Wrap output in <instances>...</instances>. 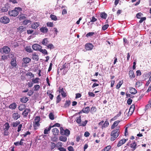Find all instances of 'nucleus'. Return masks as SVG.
<instances>
[{
    "instance_id": "f257e3e1",
    "label": "nucleus",
    "mask_w": 151,
    "mask_h": 151,
    "mask_svg": "<svg viewBox=\"0 0 151 151\" xmlns=\"http://www.w3.org/2000/svg\"><path fill=\"white\" fill-rule=\"evenodd\" d=\"M120 131L119 129H114L111 131V137L110 140L113 141H114L119 135Z\"/></svg>"
},
{
    "instance_id": "c756f323",
    "label": "nucleus",
    "mask_w": 151,
    "mask_h": 151,
    "mask_svg": "<svg viewBox=\"0 0 151 151\" xmlns=\"http://www.w3.org/2000/svg\"><path fill=\"white\" fill-rule=\"evenodd\" d=\"M11 64L13 66L15 67L16 66L17 64L16 59L12 58L11 62Z\"/></svg>"
},
{
    "instance_id": "052dcab7",
    "label": "nucleus",
    "mask_w": 151,
    "mask_h": 151,
    "mask_svg": "<svg viewBox=\"0 0 151 151\" xmlns=\"http://www.w3.org/2000/svg\"><path fill=\"white\" fill-rule=\"evenodd\" d=\"M8 58V56L5 55H2L1 59L4 61L5 60Z\"/></svg>"
},
{
    "instance_id": "a211bd4d",
    "label": "nucleus",
    "mask_w": 151,
    "mask_h": 151,
    "mask_svg": "<svg viewBox=\"0 0 151 151\" xmlns=\"http://www.w3.org/2000/svg\"><path fill=\"white\" fill-rule=\"evenodd\" d=\"M120 122V121L119 120H117L115 121L111 126V129H114L118 125Z\"/></svg>"
},
{
    "instance_id": "9d476101",
    "label": "nucleus",
    "mask_w": 151,
    "mask_h": 151,
    "mask_svg": "<svg viewBox=\"0 0 151 151\" xmlns=\"http://www.w3.org/2000/svg\"><path fill=\"white\" fill-rule=\"evenodd\" d=\"M2 49L3 50V52L4 53L6 54H8L9 53L10 50V48L9 47L6 46H4L3 47Z\"/></svg>"
},
{
    "instance_id": "dca6fc26",
    "label": "nucleus",
    "mask_w": 151,
    "mask_h": 151,
    "mask_svg": "<svg viewBox=\"0 0 151 151\" xmlns=\"http://www.w3.org/2000/svg\"><path fill=\"white\" fill-rule=\"evenodd\" d=\"M134 104H133L129 108V111L128 113V115L129 114H132V113L134 111Z\"/></svg>"
},
{
    "instance_id": "a19ab883",
    "label": "nucleus",
    "mask_w": 151,
    "mask_h": 151,
    "mask_svg": "<svg viewBox=\"0 0 151 151\" xmlns=\"http://www.w3.org/2000/svg\"><path fill=\"white\" fill-rule=\"evenodd\" d=\"M50 18L52 20L54 21H56L58 20L56 16L53 14H51L50 15Z\"/></svg>"
},
{
    "instance_id": "58836bf2",
    "label": "nucleus",
    "mask_w": 151,
    "mask_h": 151,
    "mask_svg": "<svg viewBox=\"0 0 151 151\" xmlns=\"http://www.w3.org/2000/svg\"><path fill=\"white\" fill-rule=\"evenodd\" d=\"M25 50L28 52H31L33 51L30 46H27L25 48Z\"/></svg>"
},
{
    "instance_id": "4468645a",
    "label": "nucleus",
    "mask_w": 151,
    "mask_h": 151,
    "mask_svg": "<svg viewBox=\"0 0 151 151\" xmlns=\"http://www.w3.org/2000/svg\"><path fill=\"white\" fill-rule=\"evenodd\" d=\"M12 117L14 120H17L20 117V115L18 113H14L12 114Z\"/></svg>"
},
{
    "instance_id": "a18cd8bd",
    "label": "nucleus",
    "mask_w": 151,
    "mask_h": 151,
    "mask_svg": "<svg viewBox=\"0 0 151 151\" xmlns=\"http://www.w3.org/2000/svg\"><path fill=\"white\" fill-rule=\"evenodd\" d=\"M123 83V82L122 81H120L117 84L116 86V88L118 89H119V88H120L121 85H122V84Z\"/></svg>"
},
{
    "instance_id": "f3484780",
    "label": "nucleus",
    "mask_w": 151,
    "mask_h": 151,
    "mask_svg": "<svg viewBox=\"0 0 151 151\" xmlns=\"http://www.w3.org/2000/svg\"><path fill=\"white\" fill-rule=\"evenodd\" d=\"M90 111V108L89 106L83 108L82 109V111H83V112L86 114L88 113Z\"/></svg>"
},
{
    "instance_id": "bf43d9fd",
    "label": "nucleus",
    "mask_w": 151,
    "mask_h": 151,
    "mask_svg": "<svg viewBox=\"0 0 151 151\" xmlns=\"http://www.w3.org/2000/svg\"><path fill=\"white\" fill-rule=\"evenodd\" d=\"M94 34V32H89L86 35V36L87 37H91Z\"/></svg>"
},
{
    "instance_id": "473e14b6",
    "label": "nucleus",
    "mask_w": 151,
    "mask_h": 151,
    "mask_svg": "<svg viewBox=\"0 0 151 151\" xmlns=\"http://www.w3.org/2000/svg\"><path fill=\"white\" fill-rule=\"evenodd\" d=\"M10 127L9 124L8 122H6L4 125V129H9Z\"/></svg>"
},
{
    "instance_id": "aec40b11",
    "label": "nucleus",
    "mask_w": 151,
    "mask_h": 151,
    "mask_svg": "<svg viewBox=\"0 0 151 151\" xmlns=\"http://www.w3.org/2000/svg\"><path fill=\"white\" fill-rule=\"evenodd\" d=\"M52 132L54 135H57L58 134L59 132L58 129L57 128H54L52 130Z\"/></svg>"
},
{
    "instance_id": "680f3d73",
    "label": "nucleus",
    "mask_w": 151,
    "mask_h": 151,
    "mask_svg": "<svg viewBox=\"0 0 151 151\" xmlns=\"http://www.w3.org/2000/svg\"><path fill=\"white\" fill-rule=\"evenodd\" d=\"M109 26L108 24H106L104 25L102 27V29L103 30H105Z\"/></svg>"
},
{
    "instance_id": "5701e85b",
    "label": "nucleus",
    "mask_w": 151,
    "mask_h": 151,
    "mask_svg": "<svg viewBox=\"0 0 151 151\" xmlns=\"http://www.w3.org/2000/svg\"><path fill=\"white\" fill-rule=\"evenodd\" d=\"M49 42L48 39L47 38H45L43 39L42 43L43 45L47 46Z\"/></svg>"
},
{
    "instance_id": "c9c22d12",
    "label": "nucleus",
    "mask_w": 151,
    "mask_h": 151,
    "mask_svg": "<svg viewBox=\"0 0 151 151\" xmlns=\"http://www.w3.org/2000/svg\"><path fill=\"white\" fill-rule=\"evenodd\" d=\"M40 79L38 78H33L32 80V82L33 83H37L39 82Z\"/></svg>"
},
{
    "instance_id": "72a5a7b5",
    "label": "nucleus",
    "mask_w": 151,
    "mask_h": 151,
    "mask_svg": "<svg viewBox=\"0 0 151 151\" xmlns=\"http://www.w3.org/2000/svg\"><path fill=\"white\" fill-rule=\"evenodd\" d=\"M59 139L60 140L64 142H66L67 140V138L66 137L63 136H60Z\"/></svg>"
},
{
    "instance_id": "20e7f679",
    "label": "nucleus",
    "mask_w": 151,
    "mask_h": 151,
    "mask_svg": "<svg viewBox=\"0 0 151 151\" xmlns=\"http://www.w3.org/2000/svg\"><path fill=\"white\" fill-rule=\"evenodd\" d=\"M19 14V12L16 9L9 11V14L11 16L15 17L17 16Z\"/></svg>"
},
{
    "instance_id": "5fc2aeb1",
    "label": "nucleus",
    "mask_w": 151,
    "mask_h": 151,
    "mask_svg": "<svg viewBox=\"0 0 151 151\" xmlns=\"http://www.w3.org/2000/svg\"><path fill=\"white\" fill-rule=\"evenodd\" d=\"M4 136H7L8 135L9 133L8 132V129H4Z\"/></svg>"
},
{
    "instance_id": "3c124183",
    "label": "nucleus",
    "mask_w": 151,
    "mask_h": 151,
    "mask_svg": "<svg viewBox=\"0 0 151 151\" xmlns=\"http://www.w3.org/2000/svg\"><path fill=\"white\" fill-rule=\"evenodd\" d=\"M8 10V8L5 6L3 7L1 9V12H6Z\"/></svg>"
},
{
    "instance_id": "6e6d98bb",
    "label": "nucleus",
    "mask_w": 151,
    "mask_h": 151,
    "mask_svg": "<svg viewBox=\"0 0 151 151\" xmlns=\"http://www.w3.org/2000/svg\"><path fill=\"white\" fill-rule=\"evenodd\" d=\"M47 48L51 49L54 48V47L52 44L50 43L47 45Z\"/></svg>"
},
{
    "instance_id": "cd10ccee",
    "label": "nucleus",
    "mask_w": 151,
    "mask_h": 151,
    "mask_svg": "<svg viewBox=\"0 0 151 151\" xmlns=\"http://www.w3.org/2000/svg\"><path fill=\"white\" fill-rule=\"evenodd\" d=\"M129 77L130 78H134L135 77L134 74V72L133 70H131L129 71Z\"/></svg>"
},
{
    "instance_id": "7c9ffc66",
    "label": "nucleus",
    "mask_w": 151,
    "mask_h": 151,
    "mask_svg": "<svg viewBox=\"0 0 151 151\" xmlns=\"http://www.w3.org/2000/svg\"><path fill=\"white\" fill-rule=\"evenodd\" d=\"M26 107V106L25 105L21 104L18 107L19 110L20 111H22L25 109Z\"/></svg>"
},
{
    "instance_id": "603ef678",
    "label": "nucleus",
    "mask_w": 151,
    "mask_h": 151,
    "mask_svg": "<svg viewBox=\"0 0 151 151\" xmlns=\"http://www.w3.org/2000/svg\"><path fill=\"white\" fill-rule=\"evenodd\" d=\"M81 116H80L78 118H77L76 120V122L77 123L80 124H81Z\"/></svg>"
},
{
    "instance_id": "09e8293b",
    "label": "nucleus",
    "mask_w": 151,
    "mask_h": 151,
    "mask_svg": "<svg viewBox=\"0 0 151 151\" xmlns=\"http://www.w3.org/2000/svg\"><path fill=\"white\" fill-rule=\"evenodd\" d=\"M56 144L53 142H51L50 143V149L52 150L53 149L56 147Z\"/></svg>"
},
{
    "instance_id": "7ed1b4c3",
    "label": "nucleus",
    "mask_w": 151,
    "mask_h": 151,
    "mask_svg": "<svg viewBox=\"0 0 151 151\" xmlns=\"http://www.w3.org/2000/svg\"><path fill=\"white\" fill-rule=\"evenodd\" d=\"M10 19L9 17L6 16H3L0 18V22L4 24H6L9 22Z\"/></svg>"
},
{
    "instance_id": "69168bd1",
    "label": "nucleus",
    "mask_w": 151,
    "mask_h": 151,
    "mask_svg": "<svg viewBox=\"0 0 151 151\" xmlns=\"http://www.w3.org/2000/svg\"><path fill=\"white\" fill-rule=\"evenodd\" d=\"M47 25L48 27H52L53 26V22H48L47 23Z\"/></svg>"
},
{
    "instance_id": "c03bdc74",
    "label": "nucleus",
    "mask_w": 151,
    "mask_h": 151,
    "mask_svg": "<svg viewBox=\"0 0 151 151\" xmlns=\"http://www.w3.org/2000/svg\"><path fill=\"white\" fill-rule=\"evenodd\" d=\"M34 90L35 91H37L40 88V86L39 85H36L34 86Z\"/></svg>"
},
{
    "instance_id": "6ab92c4d",
    "label": "nucleus",
    "mask_w": 151,
    "mask_h": 151,
    "mask_svg": "<svg viewBox=\"0 0 151 151\" xmlns=\"http://www.w3.org/2000/svg\"><path fill=\"white\" fill-rule=\"evenodd\" d=\"M22 60L25 64L29 63L31 61L30 58L27 57L24 58H23Z\"/></svg>"
},
{
    "instance_id": "f8f14e48",
    "label": "nucleus",
    "mask_w": 151,
    "mask_h": 151,
    "mask_svg": "<svg viewBox=\"0 0 151 151\" xmlns=\"http://www.w3.org/2000/svg\"><path fill=\"white\" fill-rule=\"evenodd\" d=\"M127 140L125 139H122L119 142L117 146L119 147L124 144L126 141Z\"/></svg>"
},
{
    "instance_id": "6e6552de",
    "label": "nucleus",
    "mask_w": 151,
    "mask_h": 151,
    "mask_svg": "<svg viewBox=\"0 0 151 151\" xmlns=\"http://www.w3.org/2000/svg\"><path fill=\"white\" fill-rule=\"evenodd\" d=\"M137 144L134 141H132V142L130 145V147L132 148V150L133 151L137 148Z\"/></svg>"
},
{
    "instance_id": "79ce46f5",
    "label": "nucleus",
    "mask_w": 151,
    "mask_h": 151,
    "mask_svg": "<svg viewBox=\"0 0 151 151\" xmlns=\"http://www.w3.org/2000/svg\"><path fill=\"white\" fill-rule=\"evenodd\" d=\"M31 21L28 19H25L22 22L23 24L25 25H26L28 23H30Z\"/></svg>"
},
{
    "instance_id": "37998d69",
    "label": "nucleus",
    "mask_w": 151,
    "mask_h": 151,
    "mask_svg": "<svg viewBox=\"0 0 151 151\" xmlns=\"http://www.w3.org/2000/svg\"><path fill=\"white\" fill-rule=\"evenodd\" d=\"M142 85V82L141 81H137L135 84L136 87H139V86H141Z\"/></svg>"
},
{
    "instance_id": "9b49d317",
    "label": "nucleus",
    "mask_w": 151,
    "mask_h": 151,
    "mask_svg": "<svg viewBox=\"0 0 151 151\" xmlns=\"http://www.w3.org/2000/svg\"><path fill=\"white\" fill-rule=\"evenodd\" d=\"M129 92L132 94H135L137 93V90L134 88L130 87L129 88Z\"/></svg>"
},
{
    "instance_id": "412c9836",
    "label": "nucleus",
    "mask_w": 151,
    "mask_h": 151,
    "mask_svg": "<svg viewBox=\"0 0 151 151\" xmlns=\"http://www.w3.org/2000/svg\"><path fill=\"white\" fill-rule=\"evenodd\" d=\"M17 106V105L15 103H13L9 106V108L12 109H15L16 108Z\"/></svg>"
},
{
    "instance_id": "ddd939ff",
    "label": "nucleus",
    "mask_w": 151,
    "mask_h": 151,
    "mask_svg": "<svg viewBox=\"0 0 151 151\" xmlns=\"http://www.w3.org/2000/svg\"><path fill=\"white\" fill-rule=\"evenodd\" d=\"M30 110L29 109L26 108L22 113V115L25 117L27 116L28 113L30 111Z\"/></svg>"
},
{
    "instance_id": "864d4df0",
    "label": "nucleus",
    "mask_w": 151,
    "mask_h": 151,
    "mask_svg": "<svg viewBox=\"0 0 151 151\" xmlns=\"http://www.w3.org/2000/svg\"><path fill=\"white\" fill-rule=\"evenodd\" d=\"M87 122L88 121L86 120L84 122H83L82 123H81V124H80L79 126L84 127L86 126Z\"/></svg>"
},
{
    "instance_id": "4be33fe9",
    "label": "nucleus",
    "mask_w": 151,
    "mask_h": 151,
    "mask_svg": "<svg viewBox=\"0 0 151 151\" xmlns=\"http://www.w3.org/2000/svg\"><path fill=\"white\" fill-rule=\"evenodd\" d=\"M26 27L21 26H20L18 28V30L19 32H22L25 31L26 30Z\"/></svg>"
},
{
    "instance_id": "2eb2a0df",
    "label": "nucleus",
    "mask_w": 151,
    "mask_h": 151,
    "mask_svg": "<svg viewBox=\"0 0 151 151\" xmlns=\"http://www.w3.org/2000/svg\"><path fill=\"white\" fill-rule=\"evenodd\" d=\"M40 30L42 33H47L48 31V29L46 27H42L40 29Z\"/></svg>"
},
{
    "instance_id": "4c0bfd02",
    "label": "nucleus",
    "mask_w": 151,
    "mask_h": 151,
    "mask_svg": "<svg viewBox=\"0 0 151 151\" xmlns=\"http://www.w3.org/2000/svg\"><path fill=\"white\" fill-rule=\"evenodd\" d=\"M51 126H50L48 128H46L44 130V134H48V132L50 131L52 127Z\"/></svg>"
},
{
    "instance_id": "0eeeda50",
    "label": "nucleus",
    "mask_w": 151,
    "mask_h": 151,
    "mask_svg": "<svg viewBox=\"0 0 151 151\" xmlns=\"http://www.w3.org/2000/svg\"><path fill=\"white\" fill-rule=\"evenodd\" d=\"M59 93H61V94L63 97L65 98L66 97L67 95L64 91L63 88L60 87L59 88Z\"/></svg>"
},
{
    "instance_id": "4d7b16f0",
    "label": "nucleus",
    "mask_w": 151,
    "mask_h": 151,
    "mask_svg": "<svg viewBox=\"0 0 151 151\" xmlns=\"http://www.w3.org/2000/svg\"><path fill=\"white\" fill-rule=\"evenodd\" d=\"M61 100L60 96V95H58L57 97L56 103L57 104Z\"/></svg>"
},
{
    "instance_id": "423d86ee",
    "label": "nucleus",
    "mask_w": 151,
    "mask_h": 151,
    "mask_svg": "<svg viewBox=\"0 0 151 151\" xmlns=\"http://www.w3.org/2000/svg\"><path fill=\"white\" fill-rule=\"evenodd\" d=\"M93 46L91 43H87L85 45L86 49L88 50H91L93 48Z\"/></svg>"
},
{
    "instance_id": "2f4dec72",
    "label": "nucleus",
    "mask_w": 151,
    "mask_h": 151,
    "mask_svg": "<svg viewBox=\"0 0 151 151\" xmlns=\"http://www.w3.org/2000/svg\"><path fill=\"white\" fill-rule=\"evenodd\" d=\"M64 132L63 133V135H65L67 136H68L70 134V131L68 129H66L65 130V132Z\"/></svg>"
},
{
    "instance_id": "a878e982",
    "label": "nucleus",
    "mask_w": 151,
    "mask_h": 151,
    "mask_svg": "<svg viewBox=\"0 0 151 151\" xmlns=\"http://www.w3.org/2000/svg\"><path fill=\"white\" fill-rule=\"evenodd\" d=\"M32 58L35 60L37 61L39 60V56L36 55L35 53L32 55Z\"/></svg>"
},
{
    "instance_id": "338daca9",
    "label": "nucleus",
    "mask_w": 151,
    "mask_h": 151,
    "mask_svg": "<svg viewBox=\"0 0 151 151\" xmlns=\"http://www.w3.org/2000/svg\"><path fill=\"white\" fill-rule=\"evenodd\" d=\"M26 75L27 76H32V78L34 77V75L33 74H32V73L30 72H28L27 73Z\"/></svg>"
},
{
    "instance_id": "8fccbe9b",
    "label": "nucleus",
    "mask_w": 151,
    "mask_h": 151,
    "mask_svg": "<svg viewBox=\"0 0 151 151\" xmlns=\"http://www.w3.org/2000/svg\"><path fill=\"white\" fill-rule=\"evenodd\" d=\"M40 52L44 55H47L48 54V52L46 49H42L41 48L40 50Z\"/></svg>"
},
{
    "instance_id": "13d9d810",
    "label": "nucleus",
    "mask_w": 151,
    "mask_h": 151,
    "mask_svg": "<svg viewBox=\"0 0 151 151\" xmlns=\"http://www.w3.org/2000/svg\"><path fill=\"white\" fill-rule=\"evenodd\" d=\"M67 65V64L66 63H65L61 66L60 69V70H65L66 68H67V67L66 66Z\"/></svg>"
},
{
    "instance_id": "f03ea898",
    "label": "nucleus",
    "mask_w": 151,
    "mask_h": 151,
    "mask_svg": "<svg viewBox=\"0 0 151 151\" xmlns=\"http://www.w3.org/2000/svg\"><path fill=\"white\" fill-rule=\"evenodd\" d=\"M40 116H36L34 120V121L33 122V127L35 129H37V127L40 126L39 122L40 121Z\"/></svg>"
},
{
    "instance_id": "49530a36",
    "label": "nucleus",
    "mask_w": 151,
    "mask_h": 151,
    "mask_svg": "<svg viewBox=\"0 0 151 151\" xmlns=\"http://www.w3.org/2000/svg\"><path fill=\"white\" fill-rule=\"evenodd\" d=\"M111 146L110 145L107 146L106 147L101 151H109L111 148Z\"/></svg>"
},
{
    "instance_id": "0e129e2a",
    "label": "nucleus",
    "mask_w": 151,
    "mask_h": 151,
    "mask_svg": "<svg viewBox=\"0 0 151 151\" xmlns=\"http://www.w3.org/2000/svg\"><path fill=\"white\" fill-rule=\"evenodd\" d=\"M63 146V143L62 142H59L57 143L56 145L57 147H61Z\"/></svg>"
},
{
    "instance_id": "393cba45",
    "label": "nucleus",
    "mask_w": 151,
    "mask_h": 151,
    "mask_svg": "<svg viewBox=\"0 0 151 151\" xmlns=\"http://www.w3.org/2000/svg\"><path fill=\"white\" fill-rule=\"evenodd\" d=\"M109 122L107 120V119L105 121L104 123L103 124H102L101 127V128L103 129L104 128L106 127L109 126Z\"/></svg>"
},
{
    "instance_id": "b1692460",
    "label": "nucleus",
    "mask_w": 151,
    "mask_h": 151,
    "mask_svg": "<svg viewBox=\"0 0 151 151\" xmlns=\"http://www.w3.org/2000/svg\"><path fill=\"white\" fill-rule=\"evenodd\" d=\"M100 16L101 18L106 19L107 17V15L105 12H103L100 13Z\"/></svg>"
},
{
    "instance_id": "e2e57ef3",
    "label": "nucleus",
    "mask_w": 151,
    "mask_h": 151,
    "mask_svg": "<svg viewBox=\"0 0 151 151\" xmlns=\"http://www.w3.org/2000/svg\"><path fill=\"white\" fill-rule=\"evenodd\" d=\"M151 107V104H147L145 106V111L147 110L148 109Z\"/></svg>"
},
{
    "instance_id": "e433bc0d",
    "label": "nucleus",
    "mask_w": 151,
    "mask_h": 151,
    "mask_svg": "<svg viewBox=\"0 0 151 151\" xmlns=\"http://www.w3.org/2000/svg\"><path fill=\"white\" fill-rule=\"evenodd\" d=\"M18 18L20 20L24 19L26 18V17L23 14H20L18 16Z\"/></svg>"
},
{
    "instance_id": "39448f33",
    "label": "nucleus",
    "mask_w": 151,
    "mask_h": 151,
    "mask_svg": "<svg viewBox=\"0 0 151 151\" xmlns=\"http://www.w3.org/2000/svg\"><path fill=\"white\" fill-rule=\"evenodd\" d=\"M33 49L35 50L38 51L40 50L42 48V46L38 44H35L33 45L32 47Z\"/></svg>"
},
{
    "instance_id": "ea45409f",
    "label": "nucleus",
    "mask_w": 151,
    "mask_h": 151,
    "mask_svg": "<svg viewBox=\"0 0 151 151\" xmlns=\"http://www.w3.org/2000/svg\"><path fill=\"white\" fill-rule=\"evenodd\" d=\"M20 124V122L18 121H17L15 122H13L12 124V126L13 127H17Z\"/></svg>"
},
{
    "instance_id": "774afa93",
    "label": "nucleus",
    "mask_w": 151,
    "mask_h": 151,
    "mask_svg": "<svg viewBox=\"0 0 151 151\" xmlns=\"http://www.w3.org/2000/svg\"><path fill=\"white\" fill-rule=\"evenodd\" d=\"M88 94L91 97H94L95 94L91 92H89L88 93Z\"/></svg>"
},
{
    "instance_id": "c85d7f7f",
    "label": "nucleus",
    "mask_w": 151,
    "mask_h": 151,
    "mask_svg": "<svg viewBox=\"0 0 151 151\" xmlns=\"http://www.w3.org/2000/svg\"><path fill=\"white\" fill-rule=\"evenodd\" d=\"M97 111V109L96 108L95 106H92L91 108L90 109V112L91 113L93 114L95 113Z\"/></svg>"
},
{
    "instance_id": "bb28decb",
    "label": "nucleus",
    "mask_w": 151,
    "mask_h": 151,
    "mask_svg": "<svg viewBox=\"0 0 151 151\" xmlns=\"http://www.w3.org/2000/svg\"><path fill=\"white\" fill-rule=\"evenodd\" d=\"M70 103L71 102L70 101L66 100L65 101V104L63 106V107L64 108H66L67 107H68L69 106L70 104Z\"/></svg>"
},
{
    "instance_id": "1a4fd4ad",
    "label": "nucleus",
    "mask_w": 151,
    "mask_h": 151,
    "mask_svg": "<svg viewBox=\"0 0 151 151\" xmlns=\"http://www.w3.org/2000/svg\"><path fill=\"white\" fill-rule=\"evenodd\" d=\"M39 22H35L31 24V27L33 29H36L40 25Z\"/></svg>"
},
{
    "instance_id": "f704fd0d",
    "label": "nucleus",
    "mask_w": 151,
    "mask_h": 151,
    "mask_svg": "<svg viewBox=\"0 0 151 151\" xmlns=\"http://www.w3.org/2000/svg\"><path fill=\"white\" fill-rule=\"evenodd\" d=\"M20 101L22 103H26L28 101V99L27 97H23L20 99Z\"/></svg>"
},
{
    "instance_id": "de8ad7c7",
    "label": "nucleus",
    "mask_w": 151,
    "mask_h": 151,
    "mask_svg": "<svg viewBox=\"0 0 151 151\" xmlns=\"http://www.w3.org/2000/svg\"><path fill=\"white\" fill-rule=\"evenodd\" d=\"M49 118L52 120H53L54 119V115L52 112H50V114L49 115Z\"/></svg>"
}]
</instances>
